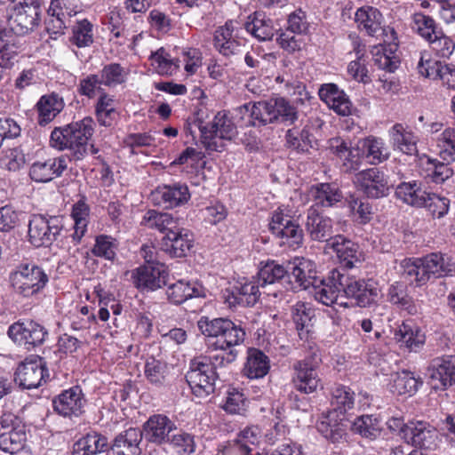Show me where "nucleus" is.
<instances>
[{
  "mask_svg": "<svg viewBox=\"0 0 455 455\" xmlns=\"http://www.w3.org/2000/svg\"><path fill=\"white\" fill-rule=\"evenodd\" d=\"M200 332L207 339L206 344L212 350L226 352V355H216L220 365L229 364L235 361L240 347L245 339V331L228 318H209L201 316L197 321Z\"/></svg>",
  "mask_w": 455,
  "mask_h": 455,
  "instance_id": "f257e3e1",
  "label": "nucleus"
},
{
  "mask_svg": "<svg viewBox=\"0 0 455 455\" xmlns=\"http://www.w3.org/2000/svg\"><path fill=\"white\" fill-rule=\"evenodd\" d=\"M200 332L207 339L206 344L212 350L226 352V355H216L220 365L229 364L235 361L240 347L245 339V331L228 318H209L201 316L197 321Z\"/></svg>",
  "mask_w": 455,
  "mask_h": 455,
  "instance_id": "f03ea898",
  "label": "nucleus"
},
{
  "mask_svg": "<svg viewBox=\"0 0 455 455\" xmlns=\"http://www.w3.org/2000/svg\"><path fill=\"white\" fill-rule=\"evenodd\" d=\"M454 260L441 252H433L422 258L404 259L400 263L401 275L419 287L432 278L448 275V273L454 271Z\"/></svg>",
  "mask_w": 455,
  "mask_h": 455,
  "instance_id": "7ed1b4c3",
  "label": "nucleus"
},
{
  "mask_svg": "<svg viewBox=\"0 0 455 455\" xmlns=\"http://www.w3.org/2000/svg\"><path fill=\"white\" fill-rule=\"evenodd\" d=\"M92 117L56 127L51 133L50 145L58 150L68 149L74 160H81L88 155V141L94 132Z\"/></svg>",
  "mask_w": 455,
  "mask_h": 455,
  "instance_id": "20e7f679",
  "label": "nucleus"
},
{
  "mask_svg": "<svg viewBox=\"0 0 455 455\" xmlns=\"http://www.w3.org/2000/svg\"><path fill=\"white\" fill-rule=\"evenodd\" d=\"M214 357L208 359L199 357L192 361L190 370L186 379L192 393L200 398H204L214 392V384L217 379L216 369L223 365L219 364Z\"/></svg>",
  "mask_w": 455,
  "mask_h": 455,
  "instance_id": "39448f33",
  "label": "nucleus"
},
{
  "mask_svg": "<svg viewBox=\"0 0 455 455\" xmlns=\"http://www.w3.org/2000/svg\"><path fill=\"white\" fill-rule=\"evenodd\" d=\"M252 115L259 120V124L267 125L273 123L293 124L298 119V111L284 98H272L268 100L258 101Z\"/></svg>",
  "mask_w": 455,
  "mask_h": 455,
  "instance_id": "423d86ee",
  "label": "nucleus"
},
{
  "mask_svg": "<svg viewBox=\"0 0 455 455\" xmlns=\"http://www.w3.org/2000/svg\"><path fill=\"white\" fill-rule=\"evenodd\" d=\"M48 281L45 272L35 264L20 265L10 275L14 291L24 297L36 294L45 287Z\"/></svg>",
  "mask_w": 455,
  "mask_h": 455,
  "instance_id": "0eeeda50",
  "label": "nucleus"
},
{
  "mask_svg": "<svg viewBox=\"0 0 455 455\" xmlns=\"http://www.w3.org/2000/svg\"><path fill=\"white\" fill-rule=\"evenodd\" d=\"M40 17L39 0H18L10 14L8 24L14 34L23 36L39 25Z\"/></svg>",
  "mask_w": 455,
  "mask_h": 455,
  "instance_id": "6e6552de",
  "label": "nucleus"
},
{
  "mask_svg": "<svg viewBox=\"0 0 455 455\" xmlns=\"http://www.w3.org/2000/svg\"><path fill=\"white\" fill-rule=\"evenodd\" d=\"M320 364L321 358L316 353H312L294 363L292 382L298 391L311 394L317 389L321 384Z\"/></svg>",
  "mask_w": 455,
  "mask_h": 455,
  "instance_id": "1a4fd4ad",
  "label": "nucleus"
},
{
  "mask_svg": "<svg viewBox=\"0 0 455 455\" xmlns=\"http://www.w3.org/2000/svg\"><path fill=\"white\" fill-rule=\"evenodd\" d=\"M202 143L206 148L214 151H221L223 145L217 140H231L236 135V127L224 112H219L212 122L200 125Z\"/></svg>",
  "mask_w": 455,
  "mask_h": 455,
  "instance_id": "9d476101",
  "label": "nucleus"
},
{
  "mask_svg": "<svg viewBox=\"0 0 455 455\" xmlns=\"http://www.w3.org/2000/svg\"><path fill=\"white\" fill-rule=\"evenodd\" d=\"M27 434L24 424L12 413H4L0 419V449L10 454L24 447Z\"/></svg>",
  "mask_w": 455,
  "mask_h": 455,
  "instance_id": "9b49d317",
  "label": "nucleus"
},
{
  "mask_svg": "<svg viewBox=\"0 0 455 455\" xmlns=\"http://www.w3.org/2000/svg\"><path fill=\"white\" fill-rule=\"evenodd\" d=\"M269 228L273 235L280 239V244L296 250L303 243V230L289 215L280 209L274 212Z\"/></svg>",
  "mask_w": 455,
  "mask_h": 455,
  "instance_id": "f8f14e48",
  "label": "nucleus"
},
{
  "mask_svg": "<svg viewBox=\"0 0 455 455\" xmlns=\"http://www.w3.org/2000/svg\"><path fill=\"white\" fill-rule=\"evenodd\" d=\"M62 228L61 220L52 216L33 215L28 222V242L36 246H48L56 240Z\"/></svg>",
  "mask_w": 455,
  "mask_h": 455,
  "instance_id": "ddd939ff",
  "label": "nucleus"
},
{
  "mask_svg": "<svg viewBox=\"0 0 455 455\" xmlns=\"http://www.w3.org/2000/svg\"><path fill=\"white\" fill-rule=\"evenodd\" d=\"M260 437L258 427H248L240 431L234 441L220 444L216 455H260L256 451Z\"/></svg>",
  "mask_w": 455,
  "mask_h": 455,
  "instance_id": "4468645a",
  "label": "nucleus"
},
{
  "mask_svg": "<svg viewBox=\"0 0 455 455\" xmlns=\"http://www.w3.org/2000/svg\"><path fill=\"white\" fill-rule=\"evenodd\" d=\"M9 338L19 346L30 350L42 345L48 336L47 330L35 321L17 322L7 331Z\"/></svg>",
  "mask_w": 455,
  "mask_h": 455,
  "instance_id": "2eb2a0df",
  "label": "nucleus"
},
{
  "mask_svg": "<svg viewBox=\"0 0 455 455\" xmlns=\"http://www.w3.org/2000/svg\"><path fill=\"white\" fill-rule=\"evenodd\" d=\"M428 383L435 390H445L455 385V355L432 359L427 367Z\"/></svg>",
  "mask_w": 455,
  "mask_h": 455,
  "instance_id": "dca6fc26",
  "label": "nucleus"
},
{
  "mask_svg": "<svg viewBox=\"0 0 455 455\" xmlns=\"http://www.w3.org/2000/svg\"><path fill=\"white\" fill-rule=\"evenodd\" d=\"M355 22L357 28L367 36L378 37L380 35L395 39V32L392 28L384 27V17L382 13L375 7L364 5L358 8L355 13Z\"/></svg>",
  "mask_w": 455,
  "mask_h": 455,
  "instance_id": "f3484780",
  "label": "nucleus"
},
{
  "mask_svg": "<svg viewBox=\"0 0 455 455\" xmlns=\"http://www.w3.org/2000/svg\"><path fill=\"white\" fill-rule=\"evenodd\" d=\"M49 377L45 362L40 356H29L17 368L15 381L23 388L38 387Z\"/></svg>",
  "mask_w": 455,
  "mask_h": 455,
  "instance_id": "a211bd4d",
  "label": "nucleus"
},
{
  "mask_svg": "<svg viewBox=\"0 0 455 455\" xmlns=\"http://www.w3.org/2000/svg\"><path fill=\"white\" fill-rule=\"evenodd\" d=\"M342 293L347 298L354 299L355 304L359 307H368L378 298V289L371 283L355 276H350L341 272Z\"/></svg>",
  "mask_w": 455,
  "mask_h": 455,
  "instance_id": "6ab92c4d",
  "label": "nucleus"
},
{
  "mask_svg": "<svg viewBox=\"0 0 455 455\" xmlns=\"http://www.w3.org/2000/svg\"><path fill=\"white\" fill-rule=\"evenodd\" d=\"M403 436L408 443L419 449L435 450L438 444L436 429L425 421L406 424Z\"/></svg>",
  "mask_w": 455,
  "mask_h": 455,
  "instance_id": "aec40b11",
  "label": "nucleus"
},
{
  "mask_svg": "<svg viewBox=\"0 0 455 455\" xmlns=\"http://www.w3.org/2000/svg\"><path fill=\"white\" fill-rule=\"evenodd\" d=\"M325 248L331 249L340 264L346 268L351 269L364 260V255L359 245L340 235L329 238Z\"/></svg>",
  "mask_w": 455,
  "mask_h": 455,
  "instance_id": "412c9836",
  "label": "nucleus"
},
{
  "mask_svg": "<svg viewBox=\"0 0 455 455\" xmlns=\"http://www.w3.org/2000/svg\"><path fill=\"white\" fill-rule=\"evenodd\" d=\"M341 271L333 268L329 272L327 277L315 281L312 285L311 293L317 301L326 306H331L341 295Z\"/></svg>",
  "mask_w": 455,
  "mask_h": 455,
  "instance_id": "4be33fe9",
  "label": "nucleus"
},
{
  "mask_svg": "<svg viewBox=\"0 0 455 455\" xmlns=\"http://www.w3.org/2000/svg\"><path fill=\"white\" fill-rule=\"evenodd\" d=\"M355 183L368 197L379 198L387 196L389 192L387 176L377 168H370L357 173Z\"/></svg>",
  "mask_w": 455,
  "mask_h": 455,
  "instance_id": "5701e85b",
  "label": "nucleus"
},
{
  "mask_svg": "<svg viewBox=\"0 0 455 455\" xmlns=\"http://www.w3.org/2000/svg\"><path fill=\"white\" fill-rule=\"evenodd\" d=\"M287 270L289 282L294 291L309 289L317 280L315 263L305 258H295L287 265Z\"/></svg>",
  "mask_w": 455,
  "mask_h": 455,
  "instance_id": "b1692460",
  "label": "nucleus"
},
{
  "mask_svg": "<svg viewBox=\"0 0 455 455\" xmlns=\"http://www.w3.org/2000/svg\"><path fill=\"white\" fill-rule=\"evenodd\" d=\"M168 272L164 264L143 265L132 275L134 285L142 291H156L166 284Z\"/></svg>",
  "mask_w": 455,
  "mask_h": 455,
  "instance_id": "393cba45",
  "label": "nucleus"
},
{
  "mask_svg": "<svg viewBox=\"0 0 455 455\" xmlns=\"http://www.w3.org/2000/svg\"><path fill=\"white\" fill-rule=\"evenodd\" d=\"M194 246V235L188 229L177 227L162 239V249L171 257H185Z\"/></svg>",
  "mask_w": 455,
  "mask_h": 455,
  "instance_id": "a878e982",
  "label": "nucleus"
},
{
  "mask_svg": "<svg viewBox=\"0 0 455 455\" xmlns=\"http://www.w3.org/2000/svg\"><path fill=\"white\" fill-rule=\"evenodd\" d=\"M176 428L175 423L167 416L155 414L143 424L141 432L146 441L160 445L168 443L171 433Z\"/></svg>",
  "mask_w": 455,
  "mask_h": 455,
  "instance_id": "bb28decb",
  "label": "nucleus"
},
{
  "mask_svg": "<svg viewBox=\"0 0 455 455\" xmlns=\"http://www.w3.org/2000/svg\"><path fill=\"white\" fill-rule=\"evenodd\" d=\"M190 193L186 184L175 183L157 187L151 193V199L156 205L172 208L187 203Z\"/></svg>",
  "mask_w": 455,
  "mask_h": 455,
  "instance_id": "cd10ccee",
  "label": "nucleus"
},
{
  "mask_svg": "<svg viewBox=\"0 0 455 455\" xmlns=\"http://www.w3.org/2000/svg\"><path fill=\"white\" fill-rule=\"evenodd\" d=\"M54 411L63 417H78L84 411L85 399L79 387L64 390L52 401Z\"/></svg>",
  "mask_w": 455,
  "mask_h": 455,
  "instance_id": "c85d7f7f",
  "label": "nucleus"
},
{
  "mask_svg": "<svg viewBox=\"0 0 455 455\" xmlns=\"http://www.w3.org/2000/svg\"><path fill=\"white\" fill-rule=\"evenodd\" d=\"M68 168V159L64 156L36 161L29 168V177L36 182L46 183L62 175Z\"/></svg>",
  "mask_w": 455,
  "mask_h": 455,
  "instance_id": "c756f323",
  "label": "nucleus"
},
{
  "mask_svg": "<svg viewBox=\"0 0 455 455\" xmlns=\"http://www.w3.org/2000/svg\"><path fill=\"white\" fill-rule=\"evenodd\" d=\"M320 99L336 114L347 116L353 112V104L346 92L334 84H323L318 92Z\"/></svg>",
  "mask_w": 455,
  "mask_h": 455,
  "instance_id": "7c9ffc66",
  "label": "nucleus"
},
{
  "mask_svg": "<svg viewBox=\"0 0 455 455\" xmlns=\"http://www.w3.org/2000/svg\"><path fill=\"white\" fill-rule=\"evenodd\" d=\"M388 136L394 150L408 156H417L419 140L409 126L396 123L388 130Z\"/></svg>",
  "mask_w": 455,
  "mask_h": 455,
  "instance_id": "2f4dec72",
  "label": "nucleus"
},
{
  "mask_svg": "<svg viewBox=\"0 0 455 455\" xmlns=\"http://www.w3.org/2000/svg\"><path fill=\"white\" fill-rule=\"evenodd\" d=\"M260 284L259 282H245L233 287L231 291L226 290L225 300L230 307L242 305L246 307L253 306L260 296Z\"/></svg>",
  "mask_w": 455,
  "mask_h": 455,
  "instance_id": "473e14b6",
  "label": "nucleus"
},
{
  "mask_svg": "<svg viewBox=\"0 0 455 455\" xmlns=\"http://www.w3.org/2000/svg\"><path fill=\"white\" fill-rule=\"evenodd\" d=\"M305 228L312 240L327 241L332 232V220L321 214L315 206H310L307 212Z\"/></svg>",
  "mask_w": 455,
  "mask_h": 455,
  "instance_id": "72a5a7b5",
  "label": "nucleus"
},
{
  "mask_svg": "<svg viewBox=\"0 0 455 455\" xmlns=\"http://www.w3.org/2000/svg\"><path fill=\"white\" fill-rule=\"evenodd\" d=\"M234 30L235 22L228 20L223 27L219 28L214 34V47L226 57L239 54L243 52V44L234 38Z\"/></svg>",
  "mask_w": 455,
  "mask_h": 455,
  "instance_id": "f704fd0d",
  "label": "nucleus"
},
{
  "mask_svg": "<svg viewBox=\"0 0 455 455\" xmlns=\"http://www.w3.org/2000/svg\"><path fill=\"white\" fill-rule=\"evenodd\" d=\"M166 295L170 302L180 305L192 298H204L206 289L196 282L179 280L167 287Z\"/></svg>",
  "mask_w": 455,
  "mask_h": 455,
  "instance_id": "c9c22d12",
  "label": "nucleus"
},
{
  "mask_svg": "<svg viewBox=\"0 0 455 455\" xmlns=\"http://www.w3.org/2000/svg\"><path fill=\"white\" fill-rule=\"evenodd\" d=\"M394 339L410 351H419L426 342L422 330L410 322H403L395 330Z\"/></svg>",
  "mask_w": 455,
  "mask_h": 455,
  "instance_id": "e433bc0d",
  "label": "nucleus"
},
{
  "mask_svg": "<svg viewBox=\"0 0 455 455\" xmlns=\"http://www.w3.org/2000/svg\"><path fill=\"white\" fill-rule=\"evenodd\" d=\"M344 419V414L331 408L321 414L316 422V428L325 438L335 442L342 436Z\"/></svg>",
  "mask_w": 455,
  "mask_h": 455,
  "instance_id": "4c0bfd02",
  "label": "nucleus"
},
{
  "mask_svg": "<svg viewBox=\"0 0 455 455\" xmlns=\"http://www.w3.org/2000/svg\"><path fill=\"white\" fill-rule=\"evenodd\" d=\"M310 196L316 209L318 207L330 208L340 203L343 194L338 185L334 183H320L310 188Z\"/></svg>",
  "mask_w": 455,
  "mask_h": 455,
  "instance_id": "58836bf2",
  "label": "nucleus"
},
{
  "mask_svg": "<svg viewBox=\"0 0 455 455\" xmlns=\"http://www.w3.org/2000/svg\"><path fill=\"white\" fill-rule=\"evenodd\" d=\"M422 379L410 371L394 372L390 376L389 389L396 395H413L422 385Z\"/></svg>",
  "mask_w": 455,
  "mask_h": 455,
  "instance_id": "ea45409f",
  "label": "nucleus"
},
{
  "mask_svg": "<svg viewBox=\"0 0 455 455\" xmlns=\"http://www.w3.org/2000/svg\"><path fill=\"white\" fill-rule=\"evenodd\" d=\"M270 368L268 357L257 348H249L243 372L249 379H260L267 374Z\"/></svg>",
  "mask_w": 455,
  "mask_h": 455,
  "instance_id": "a19ab883",
  "label": "nucleus"
},
{
  "mask_svg": "<svg viewBox=\"0 0 455 455\" xmlns=\"http://www.w3.org/2000/svg\"><path fill=\"white\" fill-rule=\"evenodd\" d=\"M428 193L422 189L421 183L417 180L402 182L395 188L398 199L413 207H423Z\"/></svg>",
  "mask_w": 455,
  "mask_h": 455,
  "instance_id": "79ce46f5",
  "label": "nucleus"
},
{
  "mask_svg": "<svg viewBox=\"0 0 455 455\" xmlns=\"http://www.w3.org/2000/svg\"><path fill=\"white\" fill-rule=\"evenodd\" d=\"M244 28L259 41L271 40L275 34L272 20L267 18L262 12H255L251 14L244 23Z\"/></svg>",
  "mask_w": 455,
  "mask_h": 455,
  "instance_id": "37998d69",
  "label": "nucleus"
},
{
  "mask_svg": "<svg viewBox=\"0 0 455 455\" xmlns=\"http://www.w3.org/2000/svg\"><path fill=\"white\" fill-rule=\"evenodd\" d=\"M387 299L400 309L409 315H415L419 313L420 307L407 294L406 286L400 282L392 283L387 290Z\"/></svg>",
  "mask_w": 455,
  "mask_h": 455,
  "instance_id": "c03bdc74",
  "label": "nucleus"
},
{
  "mask_svg": "<svg viewBox=\"0 0 455 455\" xmlns=\"http://www.w3.org/2000/svg\"><path fill=\"white\" fill-rule=\"evenodd\" d=\"M396 44H379L372 48L371 54L374 64L379 68L394 72L399 66L400 60L396 55Z\"/></svg>",
  "mask_w": 455,
  "mask_h": 455,
  "instance_id": "a18cd8bd",
  "label": "nucleus"
},
{
  "mask_svg": "<svg viewBox=\"0 0 455 455\" xmlns=\"http://www.w3.org/2000/svg\"><path fill=\"white\" fill-rule=\"evenodd\" d=\"M108 447L105 436L96 432L89 433L77 440L73 446L74 455H95L104 451Z\"/></svg>",
  "mask_w": 455,
  "mask_h": 455,
  "instance_id": "49530a36",
  "label": "nucleus"
},
{
  "mask_svg": "<svg viewBox=\"0 0 455 455\" xmlns=\"http://www.w3.org/2000/svg\"><path fill=\"white\" fill-rule=\"evenodd\" d=\"M363 151L371 164H379L390 156V151L383 139L370 136L362 142Z\"/></svg>",
  "mask_w": 455,
  "mask_h": 455,
  "instance_id": "de8ad7c7",
  "label": "nucleus"
},
{
  "mask_svg": "<svg viewBox=\"0 0 455 455\" xmlns=\"http://www.w3.org/2000/svg\"><path fill=\"white\" fill-rule=\"evenodd\" d=\"M38 124L45 125L52 122L64 108L61 98L56 94L43 96L36 104Z\"/></svg>",
  "mask_w": 455,
  "mask_h": 455,
  "instance_id": "09e8293b",
  "label": "nucleus"
},
{
  "mask_svg": "<svg viewBox=\"0 0 455 455\" xmlns=\"http://www.w3.org/2000/svg\"><path fill=\"white\" fill-rule=\"evenodd\" d=\"M95 116L101 126L110 127L118 114L116 108V100L107 92L100 93L95 103Z\"/></svg>",
  "mask_w": 455,
  "mask_h": 455,
  "instance_id": "8fccbe9b",
  "label": "nucleus"
},
{
  "mask_svg": "<svg viewBox=\"0 0 455 455\" xmlns=\"http://www.w3.org/2000/svg\"><path fill=\"white\" fill-rule=\"evenodd\" d=\"M143 438L141 430L136 427H130L119 434L115 439V450L126 452V455H140V443Z\"/></svg>",
  "mask_w": 455,
  "mask_h": 455,
  "instance_id": "3c124183",
  "label": "nucleus"
},
{
  "mask_svg": "<svg viewBox=\"0 0 455 455\" xmlns=\"http://www.w3.org/2000/svg\"><path fill=\"white\" fill-rule=\"evenodd\" d=\"M141 224L165 234L178 227V221L170 213L155 210H149L145 213Z\"/></svg>",
  "mask_w": 455,
  "mask_h": 455,
  "instance_id": "603ef678",
  "label": "nucleus"
},
{
  "mask_svg": "<svg viewBox=\"0 0 455 455\" xmlns=\"http://www.w3.org/2000/svg\"><path fill=\"white\" fill-rule=\"evenodd\" d=\"M19 47L10 32L0 25V67L11 68L18 56Z\"/></svg>",
  "mask_w": 455,
  "mask_h": 455,
  "instance_id": "864d4df0",
  "label": "nucleus"
},
{
  "mask_svg": "<svg viewBox=\"0 0 455 455\" xmlns=\"http://www.w3.org/2000/svg\"><path fill=\"white\" fill-rule=\"evenodd\" d=\"M287 267L275 262L269 261L262 266L258 273V282L262 289L267 286L279 283L285 275H288Z\"/></svg>",
  "mask_w": 455,
  "mask_h": 455,
  "instance_id": "5fc2aeb1",
  "label": "nucleus"
},
{
  "mask_svg": "<svg viewBox=\"0 0 455 455\" xmlns=\"http://www.w3.org/2000/svg\"><path fill=\"white\" fill-rule=\"evenodd\" d=\"M352 430L362 437L374 440L380 435L382 427L377 417L362 415L353 422Z\"/></svg>",
  "mask_w": 455,
  "mask_h": 455,
  "instance_id": "6e6d98bb",
  "label": "nucleus"
},
{
  "mask_svg": "<svg viewBox=\"0 0 455 455\" xmlns=\"http://www.w3.org/2000/svg\"><path fill=\"white\" fill-rule=\"evenodd\" d=\"M355 404V393L350 387L339 385L335 387L331 393V408L345 415V413L353 409Z\"/></svg>",
  "mask_w": 455,
  "mask_h": 455,
  "instance_id": "4d7b16f0",
  "label": "nucleus"
},
{
  "mask_svg": "<svg viewBox=\"0 0 455 455\" xmlns=\"http://www.w3.org/2000/svg\"><path fill=\"white\" fill-rule=\"evenodd\" d=\"M151 65L162 76H172L180 68V63L171 57L164 49L160 48L151 54Z\"/></svg>",
  "mask_w": 455,
  "mask_h": 455,
  "instance_id": "13d9d810",
  "label": "nucleus"
},
{
  "mask_svg": "<svg viewBox=\"0 0 455 455\" xmlns=\"http://www.w3.org/2000/svg\"><path fill=\"white\" fill-rule=\"evenodd\" d=\"M411 28L427 41L436 37V33L440 30L435 20L422 12H416L411 16Z\"/></svg>",
  "mask_w": 455,
  "mask_h": 455,
  "instance_id": "bf43d9fd",
  "label": "nucleus"
},
{
  "mask_svg": "<svg viewBox=\"0 0 455 455\" xmlns=\"http://www.w3.org/2000/svg\"><path fill=\"white\" fill-rule=\"evenodd\" d=\"M144 373L147 379L153 385L162 386L166 381L168 374L167 364L153 357L147 359Z\"/></svg>",
  "mask_w": 455,
  "mask_h": 455,
  "instance_id": "052dcab7",
  "label": "nucleus"
},
{
  "mask_svg": "<svg viewBox=\"0 0 455 455\" xmlns=\"http://www.w3.org/2000/svg\"><path fill=\"white\" fill-rule=\"evenodd\" d=\"M355 51L357 57L356 60L349 62L347 66V73L355 81L363 84H368L371 82V77L369 76V70L366 65L367 61L364 54L362 50H360L359 44L355 47Z\"/></svg>",
  "mask_w": 455,
  "mask_h": 455,
  "instance_id": "680f3d73",
  "label": "nucleus"
},
{
  "mask_svg": "<svg viewBox=\"0 0 455 455\" xmlns=\"http://www.w3.org/2000/svg\"><path fill=\"white\" fill-rule=\"evenodd\" d=\"M71 216L75 222L73 239L79 242L87 229L89 216L88 205L84 202H77L73 206Z\"/></svg>",
  "mask_w": 455,
  "mask_h": 455,
  "instance_id": "e2e57ef3",
  "label": "nucleus"
},
{
  "mask_svg": "<svg viewBox=\"0 0 455 455\" xmlns=\"http://www.w3.org/2000/svg\"><path fill=\"white\" fill-rule=\"evenodd\" d=\"M100 77L103 85L116 87L126 81L127 72L120 64L110 63L103 67Z\"/></svg>",
  "mask_w": 455,
  "mask_h": 455,
  "instance_id": "0e129e2a",
  "label": "nucleus"
},
{
  "mask_svg": "<svg viewBox=\"0 0 455 455\" xmlns=\"http://www.w3.org/2000/svg\"><path fill=\"white\" fill-rule=\"evenodd\" d=\"M440 157L446 163L455 161V129H445L437 140Z\"/></svg>",
  "mask_w": 455,
  "mask_h": 455,
  "instance_id": "69168bd1",
  "label": "nucleus"
},
{
  "mask_svg": "<svg viewBox=\"0 0 455 455\" xmlns=\"http://www.w3.org/2000/svg\"><path fill=\"white\" fill-rule=\"evenodd\" d=\"M70 41L77 47H87L93 42L92 24L87 20H82L73 26Z\"/></svg>",
  "mask_w": 455,
  "mask_h": 455,
  "instance_id": "338daca9",
  "label": "nucleus"
},
{
  "mask_svg": "<svg viewBox=\"0 0 455 455\" xmlns=\"http://www.w3.org/2000/svg\"><path fill=\"white\" fill-rule=\"evenodd\" d=\"M248 404L249 401L242 392L232 389L228 392L222 409L229 414L243 415Z\"/></svg>",
  "mask_w": 455,
  "mask_h": 455,
  "instance_id": "774afa93",
  "label": "nucleus"
}]
</instances>
